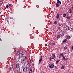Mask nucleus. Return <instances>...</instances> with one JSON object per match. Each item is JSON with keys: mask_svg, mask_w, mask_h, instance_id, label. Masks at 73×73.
Wrapping results in <instances>:
<instances>
[{"mask_svg": "<svg viewBox=\"0 0 73 73\" xmlns=\"http://www.w3.org/2000/svg\"><path fill=\"white\" fill-rule=\"evenodd\" d=\"M72 73H73V72Z\"/></svg>", "mask_w": 73, "mask_h": 73, "instance_id": "nucleus-52", "label": "nucleus"}, {"mask_svg": "<svg viewBox=\"0 0 73 73\" xmlns=\"http://www.w3.org/2000/svg\"><path fill=\"white\" fill-rule=\"evenodd\" d=\"M31 65H32V64H31L29 63L27 64L26 67L27 68V69H29L31 66Z\"/></svg>", "mask_w": 73, "mask_h": 73, "instance_id": "nucleus-5", "label": "nucleus"}, {"mask_svg": "<svg viewBox=\"0 0 73 73\" xmlns=\"http://www.w3.org/2000/svg\"><path fill=\"white\" fill-rule=\"evenodd\" d=\"M58 3L59 4H61V1L59 0H58L57 1Z\"/></svg>", "mask_w": 73, "mask_h": 73, "instance_id": "nucleus-15", "label": "nucleus"}, {"mask_svg": "<svg viewBox=\"0 0 73 73\" xmlns=\"http://www.w3.org/2000/svg\"><path fill=\"white\" fill-rule=\"evenodd\" d=\"M67 39H68V38H70V36L68 35L66 36Z\"/></svg>", "mask_w": 73, "mask_h": 73, "instance_id": "nucleus-19", "label": "nucleus"}, {"mask_svg": "<svg viewBox=\"0 0 73 73\" xmlns=\"http://www.w3.org/2000/svg\"><path fill=\"white\" fill-rule=\"evenodd\" d=\"M2 16H3V15H1V17H2Z\"/></svg>", "mask_w": 73, "mask_h": 73, "instance_id": "nucleus-41", "label": "nucleus"}, {"mask_svg": "<svg viewBox=\"0 0 73 73\" xmlns=\"http://www.w3.org/2000/svg\"><path fill=\"white\" fill-rule=\"evenodd\" d=\"M71 31H72V32H73V28H72V29H71Z\"/></svg>", "mask_w": 73, "mask_h": 73, "instance_id": "nucleus-34", "label": "nucleus"}, {"mask_svg": "<svg viewBox=\"0 0 73 73\" xmlns=\"http://www.w3.org/2000/svg\"><path fill=\"white\" fill-rule=\"evenodd\" d=\"M12 68L13 69V70H14V68H13V67H12Z\"/></svg>", "mask_w": 73, "mask_h": 73, "instance_id": "nucleus-42", "label": "nucleus"}, {"mask_svg": "<svg viewBox=\"0 0 73 73\" xmlns=\"http://www.w3.org/2000/svg\"><path fill=\"white\" fill-rule=\"evenodd\" d=\"M66 16V15L65 13L63 14V17H65V16Z\"/></svg>", "mask_w": 73, "mask_h": 73, "instance_id": "nucleus-20", "label": "nucleus"}, {"mask_svg": "<svg viewBox=\"0 0 73 73\" xmlns=\"http://www.w3.org/2000/svg\"><path fill=\"white\" fill-rule=\"evenodd\" d=\"M22 68H23V72L24 73L27 72V69H28L27 66L25 65H23L22 66Z\"/></svg>", "mask_w": 73, "mask_h": 73, "instance_id": "nucleus-2", "label": "nucleus"}, {"mask_svg": "<svg viewBox=\"0 0 73 73\" xmlns=\"http://www.w3.org/2000/svg\"><path fill=\"white\" fill-rule=\"evenodd\" d=\"M49 67L51 69H53L54 68V65L51 64H49Z\"/></svg>", "mask_w": 73, "mask_h": 73, "instance_id": "nucleus-7", "label": "nucleus"}, {"mask_svg": "<svg viewBox=\"0 0 73 73\" xmlns=\"http://www.w3.org/2000/svg\"><path fill=\"white\" fill-rule=\"evenodd\" d=\"M10 11H12V9H11Z\"/></svg>", "mask_w": 73, "mask_h": 73, "instance_id": "nucleus-47", "label": "nucleus"}, {"mask_svg": "<svg viewBox=\"0 0 73 73\" xmlns=\"http://www.w3.org/2000/svg\"><path fill=\"white\" fill-rule=\"evenodd\" d=\"M6 7L7 8H8L9 7V6H8V5H7L6 6Z\"/></svg>", "mask_w": 73, "mask_h": 73, "instance_id": "nucleus-37", "label": "nucleus"}, {"mask_svg": "<svg viewBox=\"0 0 73 73\" xmlns=\"http://www.w3.org/2000/svg\"><path fill=\"white\" fill-rule=\"evenodd\" d=\"M72 49H73V45H72Z\"/></svg>", "mask_w": 73, "mask_h": 73, "instance_id": "nucleus-40", "label": "nucleus"}, {"mask_svg": "<svg viewBox=\"0 0 73 73\" xmlns=\"http://www.w3.org/2000/svg\"><path fill=\"white\" fill-rule=\"evenodd\" d=\"M66 18L68 20L69 19H70V16H68L66 17Z\"/></svg>", "mask_w": 73, "mask_h": 73, "instance_id": "nucleus-17", "label": "nucleus"}, {"mask_svg": "<svg viewBox=\"0 0 73 73\" xmlns=\"http://www.w3.org/2000/svg\"><path fill=\"white\" fill-rule=\"evenodd\" d=\"M9 70H12V68L11 67H10L9 68Z\"/></svg>", "mask_w": 73, "mask_h": 73, "instance_id": "nucleus-32", "label": "nucleus"}, {"mask_svg": "<svg viewBox=\"0 0 73 73\" xmlns=\"http://www.w3.org/2000/svg\"><path fill=\"white\" fill-rule=\"evenodd\" d=\"M42 56H41L40 57V59L39 60V64H40V63L42 61Z\"/></svg>", "mask_w": 73, "mask_h": 73, "instance_id": "nucleus-6", "label": "nucleus"}, {"mask_svg": "<svg viewBox=\"0 0 73 73\" xmlns=\"http://www.w3.org/2000/svg\"><path fill=\"white\" fill-rule=\"evenodd\" d=\"M22 59H24L25 60H27V57H26V56H24L23 57V58Z\"/></svg>", "mask_w": 73, "mask_h": 73, "instance_id": "nucleus-10", "label": "nucleus"}, {"mask_svg": "<svg viewBox=\"0 0 73 73\" xmlns=\"http://www.w3.org/2000/svg\"><path fill=\"white\" fill-rule=\"evenodd\" d=\"M52 59H54L55 58V55L53 54L52 55Z\"/></svg>", "mask_w": 73, "mask_h": 73, "instance_id": "nucleus-9", "label": "nucleus"}, {"mask_svg": "<svg viewBox=\"0 0 73 73\" xmlns=\"http://www.w3.org/2000/svg\"><path fill=\"white\" fill-rule=\"evenodd\" d=\"M12 12H10V13L12 14Z\"/></svg>", "mask_w": 73, "mask_h": 73, "instance_id": "nucleus-43", "label": "nucleus"}, {"mask_svg": "<svg viewBox=\"0 0 73 73\" xmlns=\"http://www.w3.org/2000/svg\"><path fill=\"white\" fill-rule=\"evenodd\" d=\"M19 70L20 72V71H21V72H23V68H21L20 69H19Z\"/></svg>", "mask_w": 73, "mask_h": 73, "instance_id": "nucleus-16", "label": "nucleus"}, {"mask_svg": "<svg viewBox=\"0 0 73 73\" xmlns=\"http://www.w3.org/2000/svg\"><path fill=\"white\" fill-rule=\"evenodd\" d=\"M62 25V24L61 23H60L59 24V26H61Z\"/></svg>", "mask_w": 73, "mask_h": 73, "instance_id": "nucleus-30", "label": "nucleus"}, {"mask_svg": "<svg viewBox=\"0 0 73 73\" xmlns=\"http://www.w3.org/2000/svg\"><path fill=\"white\" fill-rule=\"evenodd\" d=\"M21 62L22 64H23V65H25V64L26 63L25 61H27L26 60H25L24 59H21Z\"/></svg>", "mask_w": 73, "mask_h": 73, "instance_id": "nucleus-4", "label": "nucleus"}, {"mask_svg": "<svg viewBox=\"0 0 73 73\" xmlns=\"http://www.w3.org/2000/svg\"><path fill=\"white\" fill-rule=\"evenodd\" d=\"M16 50H14V52H16Z\"/></svg>", "mask_w": 73, "mask_h": 73, "instance_id": "nucleus-45", "label": "nucleus"}, {"mask_svg": "<svg viewBox=\"0 0 73 73\" xmlns=\"http://www.w3.org/2000/svg\"><path fill=\"white\" fill-rule=\"evenodd\" d=\"M62 60H65V57L64 56H63L62 58Z\"/></svg>", "mask_w": 73, "mask_h": 73, "instance_id": "nucleus-18", "label": "nucleus"}, {"mask_svg": "<svg viewBox=\"0 0 73 73\" xmlns=\"http://www.w3.org/2000/svg\"><path fill=\"white\" fill-rule=\"evenodd\" d=\"M2 4H3V2H0V5H2Z\"/></svg>", "mask_w": 73, "mask_h": 73, "instance_id": "nucleus-27", "label": "nucleus"}, {"mask_svg": "<svg viewBox=\"0 0 73 73\" xmlns=\"http://www.w3.org/2000/svg\"><path fill=\"white\" fill-rule=\"evenodd\" d=\"M69 28V26H66V27H65V28Z\"/></svg>", "mask_w": 73, "mask_h": 73, "instance_id": "nucleus-38", "label": "nucleus"}, {"mask_svg": "<svg viewBox=\"0 0 73 73\" xmlns=\"http://www.w3.org/2000/svg\"><path fill=\"white\" fill-rule=\"evenodd\" d=\"M60 16V14H58L56 16V18L57 19H58V18H59V17Z\"/></svg>", "mask_w": 73, "mask_h": 73, "instance_id": "nucleus-13", "label": "nucleus"}, {"mask_svg": "<svg viewBox=\"0 0 73 73\" xmlns=\"http://www.w3.org/2000/svg\"><path fill=\"white\" fill-rule=\"evenodd\" d=\"M43 73H45V72H44Z\"/></svg>", "mask_w": 73, "mask_h": 73, "instance_id": "nucleus-48", "label": "nucleus"}, {"mask_svg": "<svg viewBox=\"0 0 73 73\" xmlns=\"http://www.w3.org/2000/svg\"><path fill=\"white\" fill-rule=\"evenodd\" d=\"M54 25H57V21H55L54 22Z\"/></svg>", "mask_w": 73, "mask_h": 73, "instance_id": "nucleus-23", "label": "nucleus"}, {"mask_svg": "<svg viewBox=\"0 0 73 73\" xmlns=\"http://www.w3.org/2000/svg\"><path fill=\"white\" fill-rule=\"evenodd\" d=\"M60 28H58V29H60Z\"/></svg>", "mask_w": 73, "mask_h": 73, "instance_id": "nucleus-49", "label": "nucleus"}, {"mask_svg": "<svg viewBox=\"0 0 73 73\" xmlns=\"http://www.w3.org/2000/svg\"><path fill=\"white\" fill-rule=\"evenodd\" d=\"M20 66V65H19V64L17 63L16 64V67L17 69H19V67Z\"/></svg>", "mask_w": 73, "mask_h": 73, "instance_id": "nucleus-8", "label": "nucleus"}, {"mask_svg": "<svg viewBox=\"0 0 73 73\" xmlns=\"http://www.w3.org/2000/svg\"><path fill=\"white\" fill-rule=\"evenodd\" d=\"M59 5L60 4L58 3L57 2L56 5V7H59Z\"/></svg>", "mask_w": 73, "mask_h": 73, "instance_id": "nucleus-14", "label": "nucleus"}, {"mask_svg": "<svg viewBox=\"0 0 73 73\" xmlns=\"http://www.w3.org/2000/svg\"><path fill=\"white\" fill-rule=\"evenodd\" d=\"M66 49H67V47L65 46L64 48V49L65 50Z\"/></svg>", "mask_w": 73, "mask_h": 73, "instance_id": "nucleus-29", "label": "nucleus"}, {"mask_svg": "<svg viewBox=\"0 0 73 73\" xmlns=\"http://www.w3.org/2000/svg\"><path fill=\"white\" fill-rule=\"evenodd\" d=\"M46 29H47V28H46Z\"/></svg>", "mask_w": 73, "mask_h": 73, "instance_id": "nucleus-50", "label": "nucleus"}, {"mask_svg": "<svg viewBox=\"0 0 73 73\" xmlns=\"http://www.w3.org/2000/svg\"><path fill=\"white\" fill-rule=\"evenodd\" d=\"M49 60L50 61H51V60H52V58H51V57L50 58Z\"/></svg>", "mask_w": 73, "mask_h": 73, "instance_id": "nucleus-33", "label": "nucleus"}, {"mask_svg": "<svg viewBox=\"0 0 73 73\" xmlns=\"http://www.w3.org/2000/svg\"><path fill=\"white\" fill-rule=\"evenodd\" d=\"M32 64L33 65V64L32 63Z\"/></svg>", "mask_w": 73, "mask_h": 73, "instance_id": "nucleus-51", "label": "nucleus"}, {"mask_svg": "<svg viewBox=\"0 0 73 73\" xmlns=\"http://www.w3.org/2000/svg\"><path fill=\"white\" fill-rule=\"evenodd\" d=\"M0 41H1V38L0 39Z\"/></svg>", "mask_w": 73, "mask_h": 73, "instance_id": "nucleus-44", "label": "nucleus"}, {"mask_svg": "<svg viewBox=\"0 0 73 73\" xmlns=\"http://www.w3.org/2000/svg\"><path fill=\"white\" fill-rule=\"evenodd\" d=\"M25 53L22 50H20V53L19 54V58H23V55L25 54Z\"/></svg>", "mask_w": 73, "mask_h": 73, "instance_id": "nucleus-1", "label": "nucleus"}, {"mask_svg": "<svg viewBox=\"0 0 73 73\" xmlns=\"http://www.w3.org/2000/svg\"><path fill=\"white\" fill-rule=\"evenodd\" d=\"M57 38H60V36H59V35H57Z\"/></svg>", "mask_w": 73, "mask_h": 73, "instance_id": "nucleus-28", "label": "nucleus"}, {"mask_svg": "<svg viewBox=\"0 0 73 73\" xmlns=\"http://www.w3.org/2000/svg\"><path fill=\"white\" fill-rule=\"evenodd\" d=\"M54 45H55V43H54V42H53L52 43V44H51V45L52 46H53V47H54Z\"/></svg>", "mask_w": 73, "mask_h": 73, "instance_id": "nucleus-11", "label": "nucleus"}, {"mask_svg": "<svg viewBox=\"0 0 73 73\" xmlns=\"http://www.w3.org/2000/svg\"><path fill=\"white\" fill-rule=\"evenodd\" d=\"M60 60L57 59L56 62V64H58V62H60Z\"/></svg>", "mask_w": 73, "mask_h": 73, "instance_id": "nucleus-12", "label": "nucleus"}, {"mask_svg": "<svg viewBox=\"0 0 73 73\" xmlns=\"http://www.w3.org/2000/svg\"><path fill=\"white\" fill-rule=\"evenodd\" d=\"M66 29L67 31H68V30H69V28H66Z\"/></svg>", "mask_w": 73, "mask_h": 73, "instance_id": "nucleus-26", "label": "nucleus"}, {"mask_svg": "<svg viewBox=\"0 0 73 73\" xmlns=\"http://www.w3.org/2000/svg\"><path fill=\"white\" fill-rule=\"evenodd\" d=\"M66 41H67V40L66 39H65L63 40V42L64 43L65 42H66Z\"/></svg>", "mask_w": 73, "mask_h": 73, "instance_id": "nucleus-21", "label": "nucleus"}, {"mask_svg": "<svg viewBox=\"0 0 73 73\" xmlns=\"http://www.w3.org/2000/svg\"><path fill=\"white\" fill-rule=\"evenodd\" d=\"M64 68H65V66H62L61 67V69H62V70L64 69Z\"/></svg>", "mask_w": 73, "mask_h": 73, "instance_id": "nucleus-22", "label": "nucleus"}, {"mask_svg": "<svg viewBox=\"0 0 73 73\" xmlns=\"http://www.w3.org/2000/svg\"><path fill=\"white\" fill-rule=\"evenodd\" d=\"M60 56H61V55H62V53H60Z\"/></svg>", "mask_w": 73, "mask_h": 73, "instance_id": "nucleus-39", "label": "nucleus"}, {"mask_svg": "<svg viewBox=\"0 0 73 73\" xmlns=\"http://www.w3.org/2000/svg\"><path fill=\"white\" fill-rule=\"evenodd\" d=\"M69 11H70V12H69V13H72V9H69Z\"/></svg>", "mask_w": 73, "mask_h": 73, "instance_id": "nucleus-25", "label": "nucleus"}, {"mask_svg": "<svg viewBox=\"0 0 73 73\" xmlns=\"http://www.w3.org/2000/svg\"><path fill=\"white\" fill-rule=\"evenodd\" d=\"M68 59V58H66V59H65V61H67V60Z\"/></svg>", "mask_w": 73, "mask_h": 73, "instance_id": "nucleus-35", "label": "nucleus"}, {"mask_svg": "<svg viewBox=\"0 0 73 73\" xmlns=\"http://www.w3.org/2000/svg\"><path fill=\"white\" fill-rule=\"evenodd\" d=\"M60 36H63L65 34V33L62 31H60Z\"/></svg>", "mask_w": 73, "mask_h": 73, "instance_id": "nucleus-3", "label": "nucleus"}, {"mask_svg": "<svg viewBox=\"0 0 73 73\" xmlns=\"http://www.w3.org/2000/svg\"><path fill=\"white\" fill-rule=\"evenodd\" d=\"M13 17H10V19H13Z\"/></svg>", "mask_w": 73, "mask_h": 73, "instance_id": "nucleus-31", "label": "nucleus"}, {"mask_svg": "<svg viewBox=\"0 0 73 73\" xmlns=\"http://www.w3.org/2000/svg\"><path fill=\"white\" fill-rule=\"evenodd\" d=\"M72 10H73V7H72Z\"/></svg>", "mask_w": 73, "mask_h": 73, "instance_id": "nucleus-46", "label": "nucleus"}, {"mask_svg": "<svg viewBox=\"0 0 73 73\" xmlns=\"http://www.w3.org/2000/svg\"><path fill=\"white\" fill-rule=\"evenodd\" d=\"M33 72V71H32V70H30L29 73H32Z\"/></svg>", "mask_w": 73, "mask_h": 73, "instance_id": "nucleus-24", "label": "nucleus"}, {"mask_svg": "<svg viewBox=\"0 0 73 73\" xmlns=\"http://www.w3.org/2000/svg\"><path fill=\"white\" fill-rule=\"evenodd\" d=\"M11 6H12V4H9V7H11Z\"/></svg>", "mask_w": 73, "mask_h": 73, "instance_id": "nucleus-36", "label": "nucleus"}]
</instances>
